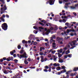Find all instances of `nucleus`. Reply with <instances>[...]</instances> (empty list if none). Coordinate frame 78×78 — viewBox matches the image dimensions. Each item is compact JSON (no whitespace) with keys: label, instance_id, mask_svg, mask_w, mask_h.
<instances>
[{"label":"nucleus","instance_id":"1","mask_svg":"<svg viewBox=\"0 0 78 78\" xmlns=\"http://www.w3.org/2000/svg\"><path fill=\"white\" fill-rule=\"evenodd\" d=\"M17 56L20 59H22V58H27V54L26 52H24L23 55H19L17 54Z\"/></svg>","mask_w":78,"mask_h":78},{"label":"nucleus","instance_id":"2","mask_svg":"<svg viewBox=\"0 0 78 78\" xmlns=\"http://www.w3.org/2000/svg\"><path fill=\"white\" fill-rule=\"evenodd\" d=\"M1 27L4 30H7V29H8V25H7L6 23H4L2 24Z\"/></svg>","mask_w":78,"mask_h":78},{"label":"nucleus","instance_id":"3","mask_svg":"<svg viewBox=\"0 0 78 78\" xmlns=\"http://www.w3.org/2000/svg\"><path fill=\"white\" fill-rule=\"evenodd\" d=\"M2 59L4 61L6 60L7 61H13L14 59L13 57H9V58H6V57H4Z\"/></svg>","mask_w":78,"mask_h":78},{"label":"nucleus","instance_id":"4","mask_svg":"<svg viewBox=\"0 0 78 78\" xmlns=\"http://www.w3.org/2000/svg\"><path fill=\"white\" fill-rule=\"evenodd\" d=\"M57 41H58V43H60V44H63L62 41H64V39L63 38H60L58 37L57 38Z\"/></svg>","mask_w":78,"mask_h":78},{"label":"nucleus","instance_id":"5","mask_svg":"<svg viewBox=\"0 0 78 78\" xmlns=\"http://www.w3.org/2000/svg\"><path fill=\"white\" fill-rule=\"evenodd\" d=\"M55 1V0H49L48 1H47V2H46V4L49 3L50 5H52L54 4Z\"/></svg>","mask_w":78,"mask_h":78},{"label":"nucleus","instance_id":"6","mask_svg":"<svg viewBox=\"0 0 78 78\" xmlns=\"http://www.w3.org/2000/svg\"><path fill=\"white\" fill-rule=\"evenodd\" d=\"M65 72H66V69H65L64 70H62L60 72H59L58 73V75H61V73H65Z\"/></svg>","mask_w":78,"mask_h":78},{"label":"nucleus","instance_id":"7","mask_svg":"<svg viewBox=\"0 0 78 78\" xmlns=\"http://www.w3.org/2000/svg\"><path fill=\"white\" fill-rule=\"evenodd\" d=\"M19 73L18 74V75H16L15 76H13L11 78H20V76H18L19 75Z\"/></svg>","mask_w":78,"mask_h":78},{"label":"nucleus","instance_id":"8","mask_svg":"<svg viewBox=\"0 0 78 78\" xmlns=\"http://www.w3.org/2000/svg\"><path fill=\"white\" fill-rule=\"evenodd\" d=\"M34 38V36L32 34L30 35V37H29V39H30V40H31V39H33Z\"/></svg>","mask_w":78,"mask_h":78},{"label":"nucleus","instance_id":"9","mask_svg":"<svg viewBox=\"0 0 78 78\" xmlns=\"http://www.w3.org/2000/svg\"><path fill=\"white\" fill-rule=\"evenodd\" d=\"M14 53H16V50H14L13 51H12L10 52V53L11 55H14Z\"/></svg>","mask_w":78,"mask_h":78},{"label":"nucleus","instance_id":"10","mask_svg":"<svg viewBox=\"0 0 78 78\" xmlns=\"http://www.w3.org/2000/svg\"><path fill=\"white\" fill-rule=\"evenodd\" d=\"M51 39H50V41L51 42H53V38L55 39V38H56V37H55V36L51 37Z\"/></svg>","mask_w":78,"mask_h":78},{"label":"nucleus","instance_id":"11","mask_svg":"<svg viewBox=\"0 0 78 78\" xmlns=\"http://www.w3.org/2000/svg\"><path fill=\"white\" fill-rule=\"evenodd\" d=\"M2 8H3V10H4V11H6L7 9V7H6V4H5V5Z\"/></svg>","mask_w":78,"mask_h":78},{"label":"nucleus","instance_id":"12","mask_svg":"<svg viewBox=\"0 0 78 78\" xmlns=\"http://www.w3.org/2000/svg\"><path fill=\"white\" fill-rule=\"evenodd\" d=\"M1 10L2 11V12H1V14H2L3 12L4 13L5 12V11H4L3 8H1Z\"/></svg>","mask_w":78,"mask_h":78},{"label":"nucleus","instance_id":"13","mask_svg":"<svg viewBox=\"0 0 78 78\" xmlns=\"http://www.w3.org/2000/svg\"><path fill=\"white\" fill-rule=\"evenodd\" d=\"M41 62H43L44 61V56H41Z\"/></svg>","mask_w":78,"mask_h":78},{"label":"nucleus","instance_id":"14","mask_svg":"<svg viewBox=\"0 0 78 78\" xmlns=\"http://www.w3.org/2000/svg\"><path fill=\"white\" fill-rule=\"evenodd\" d=\"M59 60H58V62H61V63L63 62V60L62 59H61V58H58Z\"/></svg>","mask_w":78,"mask_h":78},{"label":"nucleus","instance_id":"15","mask_svg":"<svg viewBox=\"0 0 78 78\" xmlns=\"http://www.w3.org/2000/svg\"><path fill=\"white\" fill-rule=\"evenodd\" d=\"M71 47H71L70 48V49H73V48H75V47H76V46H73V45H74L71 44Z\"/></svg>","mask_w":78,"mask_h":78},{"label":"nucleus","instance_id":"16","mask_svg":"<svg viewBox=\"0 0 78 78\" xmlns=\"http://www.w3.org/2000/svg\"><path fill=\"white\" fill-rule=\"evenodd\" d=\"M42 50H45V48H44V47H41L40 48V51H42Z\"/></svg>","mask_w":78,"mask_h":78},{"label":"nucleus","instance_id":"17","mask_svg":"<svg viewBox=\"0 0 78 78\" xmlns=\"http://www.w3.org/2000/svg\"><path fill=\"white\" fill-rule=\"evenodd\" d=\"M77 70H78V67L74 68L73 71H74V72H76Z\"/></svg>","mask_w":78,"mask_h":78},{"label":"nucleus","instance_id":"18","mask_svg":"<svg viewBox=\"0 0 78 78\" xmlns=\"http://www.w3.org/2000/svg\"><path fill=\"white\" fill-rule=\"evenodd\" d=\"M61 69H63V70H66L65 69H66V67H65V66H62L61 67Z\"/></svg>","mask_w":78,"mask_h":78},{"label":"nucleus","instance_id":"19","mask_svg":"<svg viewBox=\"0 0 78 78\" xmlns=\"http://www.w3.org/2000/svg\"><path fill=\"white\" fill-rule=\"evenodd\" d=\"M33 28L34 29H35L36 30H39V29H38V28H37V27H36V26H34Z\"/></svg>","mask_w":78,"mask_h":78},{"label":"nucleus","instance_id":"20","mask_svg":"<svg viewBox=\"0 0 78 78\" xmlns=\"http://www.w3.org/2000/svg\"><path fill=\"white\" fill-rule=\"evenodd\" d=\"M24 63L25 64L27 65L28 64L29 62L25 60L24 61Z\"/></svg>","mask_w":78,"mask_h":78},{"label":"nucleus","instance_id":"21","mask_svg":"<svg viewBox=\"0 0 78 78\" xmlns=\"http://www.w3.org/2000/svg\"><path fill=\"white\" fill-rule=\"evenodd\" d=\"M58 30V26H55V28H54V30L56 31V30Z\"/></svg>","mask_w":78,"mask_h":78},{"label":"nucleus","instance_id":"22","mask_svg":"<svg viewBox=\"0 0 78 78\" xmlns=\"http://www.w3.org/2000/svg\"><path fill=\"white\" fill-rule=\"evenodd\" d=\"M0 19L1 20H2V22H5V19H3V17H1L0 18Z\"/></svg>","mask_w":78,"mask_h":78},{"label":"nucleus","instance_id":"23","mask_svg":"<svg viewBox=\"0 0 78 78\" xmlns=\"http://www.w3.org/2000/svg\"><path fill=\"white\" fill-rule=\"evenodd\" d=\"M70 53V51L69 50H68L66 51V55H68V53Z\"/></svg>","mask_w":78,"mask_h":78},{"label":"nucleus","instance_id":"24","mask_svg":"<svg viewBox=\"0 0 78 78\" xmlns=\"http://www.w3.org/2000/svg\"><path fill=\"white\" fill-rule=\"evenodd\" d=\"M56 70H61V67H58L57 68H56Z\"/></svg>","mask_w":78,"mask_h":78},{"label":"nucleus","instance_id":"25","mask_svg":"<svg viewBox=\"0 0 78 78\" xmlns=\"http://www.w3.org/2000/svg\"><path fill=\"white\" fill-rule=\"evenodd\" d=\"M39 24H40V25H41L42 26H44V24H43L41 22H39Z\"/></svg>","mask_w":78,"mask_h":78},{"label":"nucleus","instance_id":"26","mask_svg":"<svg viewBox=\"0 0 78 78\" xmlns=\"http://www.w3.org/2000/svg\"><path fill=\"white\" fill-rule=\"evenodd\" d=\"M12 61H14L16 62V63H17V62H17V61H18V60L17 59H15L14 60H12Z\"/></svg>","mask_w":78,"mask_h":78},{"label":"nucleus","instance_id":"27","mask_svg":"<svg viewBox=\"0 0 78 78\" xmlns=\"http://www.w3.org/2000/svg\"><path fill=\"white\" fill-rule=\"evenodd\" d=\"M4 73H5V74H8V72H7V71H6V70H4L3 72Z\"/></svg>","mask_w":78,"mask_h":78},{"label":"nucleus","instance_id":"28","mask_svg":"<svg viewBox=\"0 0 78 78\" xmlns=\"http://www.w3.org/2000/svg\"><path fill=\"white\" fill-rule=\"evenodd\" d=\"M70 36L66 37H65V39H68L70 38Z\"/></svg>","mask_w":78,"mask_h":78},{"label":"nucleus","instance_id":"29","mask_svg":"<svg viewBox=\"0 0 78 78\" xmlns=\"http://www.w3.org/2000/svg\"><path fill=\"white\" fill-rule=\"evenodd\" d=\"M42 70V69H41V68H39V69H38V68H37V72H38V71H39V70Z\"/></svg>","mask_w":78,"mask_h":78},{"label":"nucleus","instance_id":"30","mask_svg":"<svg viewBox=\"0 0 78 78\" xmlns=\"http://www.w3.org/2000/svg\"><path fill=\"white\" fill-rule=\"evenodd\" d=\"M68 56L69 58H71L72 57V54H69L68 55Z\"/></svg>","mask_w":78,"mask_h":78},{"label":"nucleus","instance_id":"31","mask_svg":"<svg viewBox=\"0 0 78 78\" xmlns=\"http://www.w3.org/2000/svg\"><path fill=\"white\" fill-rule=\"evenodd\" d=\"M71 72V71H69L67 72H66V75H69L70 72Z\"/></svg>","mask_w":78,"mask_h":78},{"label":"nucleus","instance_id":"32","mask_svg":"<svg viewBox=\"0 0 78 78\" xmlns=\"http://www.w3.org/2000/svg\"><path fill=\"white\" fill-rule=\"evenodd\" d=\"M17 48L18 49H20L21 48V46L20 45H19L17 46Z\"/></svg>","mask_w":78,"mask_h":78},{"label":"nucleus","instance_id":"33","mask_svg":"<svg viewBox=\"0 0 78 78\" xmlns=\"http://www.w3.org/2000/svg\"><path fill=\"white\" fill-rule=\"evenodd\" d=\"M70 8H71V9H75V8H76L75 7H73V6H70Z\"/></svg>","mask_w":78,"mask_h":78},{"label":"nucleus","instance_id":"34","mask_svg":"<svg viewBox=\"0 0 78 78\" xmlns=\"http://www.w3.org/2000/svg\"><path fill=\"white\" fill-rule=\"evenodd\" d=\"M62 22H64V23H66V20L65 19H63L62 20Z\"/></svg>","mask_w":78,"mask_h":78},{"label":"nucleus","instance_id":"35","mask_svg":"<svg viewBox=\"0 0 78 78\" xmlns=\"http://www.w3.org/2000/svg\"><path fill=\"white\" fill-rule=\"evenodd\" d=\"M65 25L68 26H69V23H65Z\"/></svg>","mask_w":78,"mask_h":78},{"label":"nucleus","instance_id":"36","mask_svg":"<svg viewBox=\"0 0 78 78\" xmlns=\"http://www.w3.org/2000/svg\"><path fill=\"white\" fill-rule=\"evenodd\" d=\"M25 40H23L22 41V43L23 44H25Z\"/></svg>","mask_w":78,"mask_h":78},{"label":"nucleus","instance_id":"37","mask_svg":"<svg viewBox=\"0 0 78 78\" xmlns=\"http://www.w3.org/2000/svg\"><path fill=\"white\" fill-rule=\"evenodd\" d=\"M38 28H39V29H41V30H44V28L42 27H38Z\"/></svg>","mask_w":78,"mask_h":78},{"label":"nucleus","instance_id":"38","mask_svg":"<svg viewBox=\"0 0 78 78\" xmlns=\"http://www.w3.org/2000/svg\"><path fill=\"white\" fill-rule=\"evenodd\" d=\"M44 68H45V69H48V66H45L44 67Z\"/></svg>","mask_w":78,"mask_h":78},{"label":"nucleus","instance_id":"39","mask_svg":"<svg viewBox=\"0 0 78 78\" xmlns=\"http://www.w3.org/2000/svg\"><path fill=\"white\" fill-rule=\"evenodd\" d=\"M50 30H54V28H53V27H51L50 28Z\"/></svg>","mask_w":78,"mask_h":78},{"label":"nucleus","instance_id":"40","mask_svg":"<svg viewBox=\"0 0 78 78\" xmlns=\"http://www.w3.org/2000/svg\"><path fill=\"white\" fill-rule=\"evenodd\" d=\"M53 66H55V67H57V64L56 63H55L53 64Z\"/></svg>","mask_w":78,"mask_h":78},{"label":"nucleus","instance_id":"41","mask_svg":"<svg viewBox=\"0 0 78 78\" xmlns=\"http://www.w3.org/2000/svg\"><path fill=\"white\" fill-rule=\"evenodd\" d=\"M40 55H43V52H40L39 53Z\"/></svg>","mask_w":78,"mask_h":78},{"label":"nucleus","instance_id":"42","mask_svg":"<svg viewBox=\"0 0 78 78\" xmlns=\"http://www.w3.org/2000/svg\"><path fill=\"white\" fill-rule=\"evenodd\" d=\"M55 52L56 51H55V50H54L52 51L51 53H52V54H55Z\"/></svg>","mask_w":78,"mask_h":78},{"label":"nucleus","instance_id":"43","mask_svg":"<svg viewBox=\"0 0 78 78\" xmlns=\"http://www.w3.org/2000/svg\"><path fill=\"white\" fill-rule=\"evenodd\" d=\"M59 3H60V4H61L62 3V2L61 1H60V0H59Z\"/></svg>","mask_w":78,"mask_h":78},{"label":"nucleus","instance_id":"44","mask_svg":"<svg viewBox=\"0 0 78 78\" xmlns=\"http://www.w3.org/2000/svg\"><path fill=\"white\" fill-rule=\"evenodd\" d=\"M58 58H61V56H62V54H59V55H58Z\"/></svg>","mask_w":78,"mask_h":78},{"label":"nucleus","instance_id":"45","mask_svg":"<svg viewBox=\"0 0 78 78\" xmlns=\"http://www.w3.org/2000/svg\"><path fill=\"white\" fill-rule=\"evenodd\" d=\"M48 42H47V43H45V45H46V47H47V46H48Z\"/></svg>","mask_w":78,"mask_h":78},{"label":"nucleus","instance_id":"46","mask_svg":"<svg viewBox=\"0 0 78 78\" xmlns=\"http://www.w3.org/2000/svg\"><path fill=\"white\" fill-rule=\"evenodd\" d=\"M44 71L45 72H48V70L46 69H44Z\"/></svg>","mask_w":78,"mask_h":78},{"label":"nucleus","instance_id":"47","mask_svg":"<svg viewBox=\"0 0 78 78\" xmlns=\"http://www.w3.org/2000/svg\"><path fill=\"white\" fill-rule=\"evenodd\" d=\"M59 52L60 53H62V49H61L60 50Z\"/></svg>","mask_w":78,"mask_h":78},{"label":"nucleus","instance_id":"48","mask_svg":"<svg viewBox=\"0 0 78 78\" xmlns=\"http://www.w3.org/2000/svg\"><path fill=\"white\" fill-rule=\"evenodd\" d=\"M23 51L22 50L20 51V53H21V54H22V53H23Z\"/></svg>","mask_w":78,"mask_h":78},{"label":"nucleus","instance_id":"49","mask_svg":"<svg viewBox=\"0 0 78 78\" xmlns=\"http://www.w3.org/2000/svg\"><path fill=\"white\" fill-rule=\"evenodd\" d=\"M37 44V42H34V45H36Z\"/></svg>","mask_w":78,"mask_h":78},{"label":"nucleus","instance_id":"50","mask_svg":"<svg viewBox=\"0 0 78 78\" xmlns=\"http://www.w3.org/2000/svg\"><path fill=\"white\" fill-rule=\"evenodd\" d=\"M3 58H2L0 59V62H3Z\"/></svg>","mask_w":78,"mask_h":78},{"label":"nucleus","instance_id":"51","mask_svg":"<svg viewBox=\"0 0 78 78\" xmlns=\"http://www.w3.org/2000/svg\"><path fill=\"white\" fill-rule=\"evenodd\" d=\"M70 76H74V74L73 73H72L70 75Z\"/></svg>","mask_w":78,"mask_h":78},{"label":"nucleus","instance_id":"52","mask_svg":"<svg viewBox=\"0 0 78 78\" xmlns=\"http://www.w3.org/2000/svg\"><path fill=\"white\" fill-rule=\"evenodd\" d=\"M63 0V2H66V3H67L68 2V0Z\"/></svg>","mask_w":78,"mask_h":78},{"label":"nucleus","instance_id":"53","mask_svg":"<svg viewBox=\"0 0 78 78\" xmlns=\"http://www.w3.org/2000/svg\"><path fill=\"white\" fill-rule=\"evenodd\" d=\"M2 2L3 4H5V1L4 0L2 1Z\"/></svg>","mask_w":78,"mask_h":78},{"label":"nucleus","instance_id":"54","mask_svg":"<svg viewBox=\"0 0 78 78\" xmlns=\"http://www.w3.org/2000/svg\"><path fill=\"white\" fill-rule=\"evenodd\" d=\"M44 40L46 42H48V39L46 38L44 39Z\"/></svg>","mask_w":78,"mask_h":78},{"label":"nucleus","instance_id":"55","mask_svg":"<svg viewBox=\"0 0 78 78\" xmlns=\"http://www.w3.org/2000/svg\"><path fill=\"white\" fill-rule=\"evenodd\" d=\"M13 57L14 58H16V54H14L13 55Z\"/></svg>","mask_w":78,"mask_h":78},{"label":"nucleus","instance_id":"56","mask_svg":"<svg viewBox=\"0 0 78 78\" xmlns=\"http://www.w3.org/2000/svg\"><path fill=\"white\" fill-rule=\"evenodd\" d=\"M27 61H29V62L31 61V59H30V58H28Z\"/></svg>","mask_w":78,"mask_h":78},{"label":"nucleus","instance_id":"57","mask_svg":"<svg viewBox=\"0 0 78 78\" xmlns=\"http://www.w3.org/2000/svg\"><path fill=\"white\" fill-rule=\"evenodd\" d=\"M48 58H51V55L49 54L48 55Z\"/></svg>","mask_w":78,"mask_h":78},{"label":"nucleus","instance_id":"58","mask_svg":"<svg viewBox=\"0 0 78 78\" xmlns=\"http://www.w3.org/2000/svg\"><path fill=\"white\" fill-rule=\"evenodd\" d=\"M74 35V34H73V33H71L70 34V36H73Z\"/></svg>","mask_w":78,"mask_h":78},{"label":"nucleus","instance_id":"59","mask_svg":"<svg viewBox=\"0 0 78 78\" xmlns=\"http://www.w3.org/2000/svg\"><path fill=\"white\" fill-rule=\"evenodd\" d=\"M48 23V24H49V26H50V27H51V23Z\"/></svg>","mask_w":78,"mask_h":78},{"label":"nucleus","instance_id":"60","mask_svg":"<svg viewBox=\"0 0 78 78\" xmlns=\"http://www.w3.org/2000/svg\"><path fill=\"white\" fill-rule=\"evenodd\" d=\"M63 50H65V51L67 50V48L65 47V48H63Z\"/></svg>","mask_w":78,"mask_h":78},{"label":"nucleus","instance_id":"61","mask_svg":"<svg viewBox=\"0 0 78 78\" xmlns=\"http://www.w3.org/2000/svg\"><path fill=\"white\" fill-rule=\"evenodd\" d=\"M51 51H52V49H51L49 51L48 53H50V52H51Z\"/></svg>","mask_w":78,"mask_h":78},{"label":"nucleus","instance_id":"62","mask_svg":"<svg viewBox=\"0 0 78 78\" xmlns=\"http://www.w3.org/2000/svg\"><path fill=\"white\" fill-rule=\"evenodd\" d=\"M69 32H70L69 31V30L67 29L66 33H69Z\"/></svg>","mask_w":78,"mask_h":78},{"label":"nucleus","instance_id":"63","mask_svg":"<svg viewBox=\"0 0 78 78\" xmlns=\"http://www.w3.org/2000/svg\"><path fill=\"white\" fill-rule=\"evenodd\" d=\"M64 34L65 35H66V36H67V33H66V32H64Z\"/></svg>","mask_w":78,"mask_h":78},{"label":"nucleus","instance_id":"64","mask_svg":"<svg viewBox=\"0 0 78 78\" xmlns=\"http://www.w3.org/2000/svg\"><path fill=\"white\" fill-rule=\"evenodd\" d=\"M46 33L47 34H49V31H47L46 32Z\"/></svg>","mask_w":78,"mask_h":78}]
</instances>
